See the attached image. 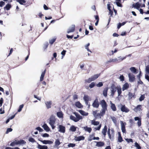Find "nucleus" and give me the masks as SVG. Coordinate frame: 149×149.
I'll use <instances>...</instances> for the list:
<instances>
[{
  "label": "nucleus",
  "instance_id": "obj_38",
  "mask_svg": "<svg viewBox=\"0 0 149 149\" xmlns=\"http://www.w3.org/2000/svg\"><path fill=\"white\" fill-rule=\"evenodd\" d=\"M61 144V142H60L58 139H56L55 142V145L56 147H58Z\"/></svg>",
  "mask_w": 149,
  "mask_h": 149
},
{
  "label": "nucleus",
  "instance_id": "obj_63",
  "mask_svg": "<svg viewBox=\"0 0 149 149\" xmlns=\"http://www.w3.org/2000/svg\"><path fill=\"white\" fill-rule=\"evenodd\" d=\"M126 58L125 57H124L123 58H122L121 57H120L118 58L119 59H118V62H120V61H122L124 59H125Z\"/></svg>",
  "mask_w": 149,
  "mask_h": 149
},
{
  "label": "nucleus",
  "instance_id": "obj_47",
  "mask_svg": "<svg viewBox=\"0 0 149 149\" xmlns=\"http://www.w3.org/2000/svg\"><path fill=\"white\" fill-rule=\"evenodd\" d=\"M75 143H69L68 146V147H72L73 148L75 146Z\"/></svg>",
  "mask_w": 149,
  "mask_h": 149
},
{
  "label": "nucleus",
  "instance_id": "obj_4",
  "mask_svg": "<svg viewBox=\"0 0 149 149\" xmlns=\"http://www.w3.org/2000/svg\"><path fill=\"white\" fill-rule=\"evenodd\" d=\"M117 86H116L114 84H112L111 86V96L113 97L115 92L117 91Z\"/></svg>",
  "mask_w": 149,
  "mask_h": 149
},
{
  "label": "nucleus",
  "instance_id": "obj_13",
  "mask_svg": "<svg viewBox=\"0 0 149 149\" xmlns=\"http://www.w3.org/2000/svg\"><path fill=\"white\" fill-rule=\"evenodd\" d=\"M135 121L138 120L137 125L139 127H140L141 125V119L138 117H136L134 118Z\"/></svg>",
  "mask_w": 149,
  "mask_h": 149
},
{
  "label": "nucleus",
  "instance_id": "obj_48",
  "mask_svg": "<svg viewBox=\"0 0 149 149\" xmlns=\"http://www.w3.org/2000/svg\"><path fill=\"white\" fill-rule=\"evenodd\" d=\"M135 146L137 149H141V147L137 142L135 143Z\"/></svg>",
  "mask_w": 149,
  "mask_h": 149
},
{
  "label": "nucleus",
  "instance_id": "obj_64",
  "mask_svg": "<svg viewBox=\"0 0 149 149\" xmlns=\"http://www.w3.org/2000/svg\"><path fill=\"white\" fill-rule=\"evenodd\" d=\"M141 71H140L139 74L137 76V77L139 80H140V79H141Z\"/></svg>",
  "mask_w": 149,
  "mask_h": 149
},
{
  "label": "nucleus",
  "instance_id": "obj_26",
  "mask_svg": "<svg viewBox=\"0 0 149 149\" xmlns=\"http://www.w3.org/2000/svg\"><path fill=\"white\" fill-rule=\"evenodd\" d=\"M118 59L116 58H115L113 59H110L107 62V63H110L111 62L113 63H118Z\"/></svg>",
  "mask_w": 149,
  "mask_h": 149
},
{
  "label": "nucleus",
  "instance_id": "obj_6",
  "mask_svg": "<svg viewBox=\"0 0 149 149\" xmlns=\"http://www.w3.org/2000/svg\"><path fill=\"white\" fill-rule=\"evenodd\" d=\"M99 102L97 98H96L92 104V106L94 108H98L99 106Z\"/></svg>",
  "mask_w": 149,
  "mask_h": 149
},
{
  "label": "nucleus",
  "instance_id": "obj_33",
  "mask_svg": "<svg viewBox=\"0 0 149 149\" xmlns=\"http://www.w3.org/2000/svg\"><path fill=\"white\" fill-rule=\"evenodd\" d=\"M75 106L78 108H81L83 107V106L78 101L76 102L75 104Z\"/></svg>",
  "mask_w": 149,
  "mask_h": 149
},
{
  "label": "nucleus",
  "instance_id": "obj_14",
  "mask_svg": "<svg viewBox=\"0 0 149 149\" xmlns=\"http://www.w3.org/2000/svg\"><path fill=\"white\" fill-rule=\"evenodd\" d=\"M128 95V99L129 100H131L133 98H135L136 97L135 93H132L131 92H129Z\"/></svg>",
  "mask_w": 149,
  "mask_h": 149
},
{
  "label": "nucleus",
  "instance_id": "obj_42",
  "mask_svg": "<svg viewBox=\"0 0 149 149\" xmlns=\"http://www.w3.org/2000/svg\"><path fill=\"white\" fill-rule=\"evenodd\" d=\"M77 127H75L74 125L71 126L70 128V130L72 132H75L76 130V128Z\"/></svg>",
  "mask_w": 149,
  "mask_h": 149
},
{
  "label": "nucleus",
  "instance_id": "obj_25",
  "mask_svg": "<svg viewBox=\"0 0 149 149\" xmlns=\"http://www.w3.org/2000/svg\"><path fill=\"white\" fill-rule=\"evenodd\" d=\"M141 4L139 3V2L136 3L135 4H133V6L135 8L139 10V8L141 6Z\"/></svg>",
  "mask_w": 149,
  "mask_h": 149
},
{
  "label": "nucleus",
  "instance_id": "obj_35",
  "mask_svg": "<svg viewBox=\"0 0 149 149\" xmlns=\"http://www.w3.org/2000/svg\"><path fill=\"white\" fill-rule=\"evenodd\" d=\"M130 70L133 73L136 74L138 72H137V70L134 67H132L130 68Z\"/></svg>",
  "mask_w": 149,
  "mask_h": 149
},
{
  "label": "nucleus",
  "instance_id": "obj_54",
  "mask_svg": "<svg viewBox=\"0 0 149 149\" xmlns=\"http://www.w3.org/2000/svg\"><path fill=\"white\" fill-rule=\"evenodd\" d=\"M95 85V84L94 82H92L89 85V87L92 88H93Z\"/></svg>",
  "mask_w": 149,
  "mask_h": 149
},
{
  "label": "nucleus",
  "instance_id": "obj_29",
  "mask_svg": "<svg viewBox=\"0 0 149 149\" xmlns=\"http://www.w3.org/2000/svg\"><path fill=\"white\" fill-rule=\"evenodd\" d=\"M46 69H45L44 71L42 72L40 79V81H42L43 80L45 74L46 72Z\"/></svg>",
  "mask_w": 149,
  "mask_h": 149
},
{
  "label": "nucleus",
  "instance_id": "obj_16",
  "mask_svg": "<svg viewBox=\"0 0 149 149\" xmlns=\"http://www.w3.org/2000/svg\"><path fill=\"white\" fill-rule=\"evenodd\" d=\"M75 30V26L74 25H72L71 27H70L67 31L68 33L74 32Z\"/></svg>",
  "mask_w": 149,
  "mask_h": 149
},
{
  "label": "nucleus",
  "instance_id": "obj_10",
  "mask_svg": "<svg viewBox=\"0 0 149 149\" xmlns=\"http://www.w3.org/2000/svg\"><path fill=\"white\" fill-rule=\"evenodd\" d=\"M121 106L120 109L121 111L122 112L127 113L130 111L129 109L126 107L125 105H122Z\"/></svg>",
  "mask_w": 149,
  "mask_h": 149
},
{
  "label": "nucleus",
  "instance_id": "obj_39",
  "mask_svg": "<svg viewBox=\"0 0 149 149\" xmlns=\"http://www.w3.org/2000/svg\"><path fill=\"white\" fill-rule=\"evenodd\" d=\"M74 114H75V116L76 117V118H77V120H78V121H79L80 120L82 119V117L78 113H75Z\"/></svg>",
  "mask_w": 149,
  "mask_h": 149
},
{
  "label": "nucleus",
  "instance_id": "obj_31",
  "mask_svg": "<svg viewBox=\"0 0 149 149\" xmlns=\"http://www.w3.org/2000/svg\"><path fill=\"white\" fill-rule=\"evenodd\" d=\"M108 90V88H105L103 91V95L105 97H107V91Z\"/></svg>",
  "mask_w": 149,
  "mask_h": 149
},
{
  "label": "nucleus",
  "instance_id": "obj_12",
  "mask_svg": "<svg viewBox=\"0 0 149 149\" xmlns=\"http://www.w3.org/2000/svg\"><path fill=\"white\" fill-rule=\"evenodd\" d=\"M85 139V137L83 136H80L77 137L76 136L74 137V139L76 141H79L81 140H83Z\"/></svg>",
  "mask_w": 149,
  "mask_h": 149
},
{
  "label": "nucleus",
  "instance_id": "obj_43",
  "mask_svg": "<svg viewBox=\"0 0 149 149\" xmlns=\"http://www.w3.org/2000/svg\"><path fill=\"white\" fill-rule=\"evenodd\" d=\"M116 4L118 6L122 7V5L121 3V0H116Z\"/></svg>",
  "mask_w": 149,
  "mask_h": 149
},
{
  "label": "nucleus",
  "instance_id": "obj_60",
  "mask_svg": "<svg viewBox=\"0 0 149 149\" xmlns=\"http://www.w3.org/2000/svg\"><path fill=\"white\" fill-rule=\"evenodd\" d=\"M36 129L38 130L40 132H42L43 131V130L40 127H36Z\"/></svg>",
  "mask_w": 149,
  "mask_h": 149
},
{
  "label": "nucleus",
  "instance_id": "obj_61",
  "mask_svg": "<svg viewBox=\"0 0 149 149\" xmlns=\"http://www.w3.org/2000/svg\"><path fill=\"white\" fill-rule=\"evenodd\" d=\"M123 141V139L122 136L118 137V141L119 142H121Z\"/></svg>",
  "mask_w": 149,
  "mask_h": 149
},
{
  "label": "nucleus",
  "instance_id": "obj_62",
  "mask_svg": "<svg viewBox=\"0 0 149 149\" xmlns=\"http://www.w3.org/2000/svg\"><path fill=\"white\" fill-rule=\"evenodd\" d=\"M13 130V129L11 128H8L7 130H6V134H8V133L9 132H11V131H12Z\"/></svg>",
  "mask_w": 149,
  "mask_h": 149
},
{
  "label": "nucleus",
  "instance_id": "obj_24",
  "mask_svg": "<svg viewBox=\"0 0 149 149\" xmlns=\"http://www.w3.org/2000/svg\"><path fill=\"white\" fill-rule=\"evenodd\" d=\"M46 107L48 109L50 108L52 104V102L51 101H47L45 103Z\"/></svg>",
  "mask_w": 149,
  "mask_h": 149
},
{
  "label": "nucleus",
  "instance_id": "obj_15",
  "mask_svg": "<svg viewBox=\"0 0 149 149\" xmlns=\"http://www.w3.org/2000/svg\"><path fill=\"white\" fill-rule=\"evenodd\" d=\"M142 106L141 105H138L134 109V110L136 112L140 111H142Z\"/></svg>",
  "mask_w": 149,
  "mask_h": 149
},
{
  "label": "nucleus",
  "instance_id": "obj_28",
  "mask_svg": "<svg viewBox=\"0 0 149 149\" xmlns=\"http://www.w3.org/2000/svg\"><path fill=\"white\" fill-rule=\"evenodd\" d=\"M42 127L46 131L48 132L49 131L50 129L46 124H44L42 126Z\"/></svg>",
  "mask_w": 149,
  "mask_h": 149
},
{
  "label": "nucleus",
  "instance_id": "obj_50",
  "mask_svg": "<svg viewBox=\"0 0 149 149\" xmlns=\"http://www.w3.org/2000/svg\"><path fill=\"white\" fill-rule=\"evenodd\" d=\"M49 45V44L48 42H46L44 45V48L45 49L47 48Z\"/></svg>",
  "mask_w": 149,
  "mask_h": 149
},
{
  "label": "nucleus",
  "instance_id": "obj_3",
  "mask_svg": "<svg viewBox=\"0 0 149 149\" xmlns=\"http://www.w3.org/2000/svg\"><path fill=\"white\" fill-rule=\"evenodd\" d=\"M100 74H97L92 76L91 77L87 79H86L85 80V83H90L92 81H93L96 79L99 76Z\"/></svg>",
  "mask_w": 149,
  "mask_h": 149
},
{
  "label": "nucleus",
  "instance_id": "obj_40",
  "mask_svg": "<svg viewBox=\"0 0 149 149\" xmlns=\"http://www.w3.org/2000/svg\"><path fill=\"white\" fill-rule=\"evenodd\" d=\"M70 119L72 120H73L75 122H77L78 121V120L77 119L76 117H74V116L71 115L70 116Z\"/></svg>",
  "mask_w": 149,
  "mask_h": 149
},
{
  "label": "nucleus",
  "instance_id": "obj_19",
  "mask_svg": "<svg viewBox=\"0 0 149 149\" xmlns=\"http://www.w3.org/2000/svg\"><path fill=\"white\" fill-rule=\"evenodd\" d=\"M83 129L86 132L90 133L92 131V128L90 127H88L87 126H85L82 127Z\"/></svg>",
  "mask_w": 149,
  "mask_h": 149
},
{
  "label": "nucleus",
  "instance_id": "obj_1",
  "mask_svg": "<svg viewBox=\"0 0 149 149\" xmlns=\"http://www.w3.org/2000/svg\"><path fill=\"white\" fill-rule=\"evenodd\" d=\"M100 104L102 109L100 113H97L98 111L97 110L93 111V114L95 118L98 116H103L105 114L106 111L107 110L108 105L104 100H102L100 102Z\"/></svg>",
  "mask_w": 149,
  "mask_h": 149
},
{
  "label": "nucleus",
  "instance_id": "obj_36",
  "mask_svg": "<svg viewBox=\"0 0 149 149\" xmlns=\"http://www.w3.org/2000/svg\"><path fill=\"white\" fill-rule=\"evenodd\" d=\"M11 7V4H7L6 5V6L4 7V9H6L8 10H9Z\"/></svg>",
  "mask_w": 149,
  "mask_h": 149
},
{
  "label": "nucleus",
  "instance_id": "obj_37",
  "mask_svg": "<svg viewBox=\"0 0 149 149\" xmlns=\"http://www.w3.org/2000/svg\"><path fill=\"white\" fill-rule=\"evenodd\" d=\"M79 111L81 114L83 116H87L88 114V113H86L83 110H79Z\"/></svg>",
  "mask_w": 149,
  "mask_h": 149
},
{
  "label": "nucleus",
  "instance_id": "obj_30",
  "mask_svg": "<svg viewBox=\"0 0 149 149\" xmlns=\"http://www.w3.org/2000/svg\"><path fill=\"white\" fill-rule=\"evenodd\" d=\"M104 143L102 142H97L96 146H97L100 147L103 146L104 145Z\"/></svg>",
  "mask_w": 149,
  "mask_h": 149
},
{
  "label": "nucleus",
  "instance_id": "obj_51",
  "mask_svg": "<svg viewBox=\"0 0 149 149\" xmlns=\"http://www.w3.org/2000/svg\"><path fill=\"white\" fill-rule=\"evenodd\" d=\"M41 135L43 137H48L49 136V135L47 133L42 134Z\"/></svg>",
  "mask_w": 149,
  "mask_h": 149
},
{
  "label": "nucleus",
  "instance_id": "obj_8",
  "mask_svg": "<svg viewBox=\"0 0 149 149\" xmlns=\"http://www.w3.org/2000/svg\"><path fill=\"white\" fill-rule=\"evenodd\" d=\"M121 125V129L122 132L123 133H126V129L125 127V125H126L125 123H123L122 121H120Z\"/></svg>",
  "mask_w": 149,
  "mask_h": 149
},
{
  "label": "nucleus",
  "instance_id": "obj_5",
  "mask_svg": "<svg viewBox=\"0 0 149 149\" xmlns=\"http://www.w3.org/2000/svg\"><path fill=\"white\" fill-rule=\"evenodd\" d=\"M107 134L109 138L111 139L114 137L115 133L113 129L110 130L109 128L107 131Z\"/></svg>",
  "mask_w": 149,
  "mask_h": 149
},
{
  "label": "nucleus",
  "instance_id": "obj_46",
  "mask_svg": "<svg viewBox=\"0 0 149 149\" xmlns=\"http://www.w3.org/2000/svg\"><path fill=\"white\" fill-rule=\"evenodd\" d=\"M24 105L23 104H22L19 106V108L17 111L18 112H19L22 111V109L24 107Z\"/></svg>",
  "mask_w": 149,
  "mask_h": 149
},
{
  "label": "nucleus",
  "instance_id": "obj_11",
  "mask_svg": "<svg viewBox=\"0 0 149 149\" xmlns=\"http://www.w3.org/2000/svg\"><path fill=\"white\" fill-rule=\"evenodd\" d=\"M128 75L130 81L131 82H133L135 79V76L131 73H129Z\"/></svg>",
  "mask_w": 149,
  "mask_h": 149
},
{
  "label": "nucleus",
  "instance_id": "obj_17",
  "mask_svg": "<svg viewBox=\"0 0 149 149\" xmlns=\"http://www.w3.org/2000/svg\"><path fill=\"white\" fill-rule=\"evenodd\" d=\"M16 145H22L26 143V142L23 140H20L19 141L16 140Z\"/></svg>",
  "mask_w": 149,
  "mask_h": 149
},
{
  "label": "nucleus",
  "instance_id": "obj_34",
  "mask_svg": "<svg viewBox=\"0 0 149 149\" xmlns=\"http://www.w3.org/2000/svg\"><path fill=\"white\" fill-rule=\"evenodd\" d=\"M57 115L58 118H61L63 117V114L62 111H60L57 113Z\"/></svg>",
  "mask_w": 149,
  "mask_h": 149
},
{
  "label": "nucleus",
  "instance_id": "obj_9",
  "mask_svg": "<svg viewBox=\"0 0 149 149\" xmlns=\"http://www.w3.org/2000/svg\"><path fill=\"white\" fill-rule=\"evenodd\" d=\"M58 128L59 129L58 130L59 132L63 133H65V128L64 126L61 125H60L58 126Z\"/></svg>",
  "mask_w": 149,
  "mask_h": 149
},
{
  "label": "nucleus",
  "instance_id": "obj_58",
  "mask_svg": "<svg viewBox=\"0 0 149 149\" xmlns=\"http://www.w3.org/2000/svg\"><path fill=\"white\" fill-rule=\"evenodd\" d=\"M89 45H90V43H88L86 45H85V48L87 49V51H88L91 52V51L90 50L89 48H88V47L89 46Z\"/></svg>",
  "mask_w": 149,
  "mask_h": 149
},
{
  "label": "nucleus",
  "instance_id": "obj_32",
  "mask_svg": "<svg viewBox=\"0 0 149 149\" xmlns=\"http://www.w3.org/2000/svg\"><path fill=\"white\" fill-rule=\"evenodd\" d=\"M117 89V90L118 93V96H120L122 93L121 88L120 86H118Z\"/></svg>",
  "mask_w": 149,
  "mask_h": 149
},
{
  "label": "nucleus",
  "instance_id": "obj_23",
  "mask_svg": "<svg viewBox=\"0 0 149 149\" xmlns=\"http://www.w3.org/2000/svg\"><path fill=\"white\" fill-rule=\"evenodd\" d=\"M110 104H111V108L112 110L113 111H116L117 109L115 104L112 103L111 101L110 102Z\"/></svg>",
  "mask_w": 149,
  "mask_h": 149
},
{
  "label": "nucleus",
  "instance_id": "obj_2",
  "mask_svg": "<svg viewBox=\"0 0 149 149\" xmlns=\"http://www.w3.org/2000/svg\"><path fill=\"white\" fill-rule=\"evenodd\" d=\"M56 119L55 117L53 116L52 115L49 118V123L52 127V129H54L55 128V126L54 125L56 122Z\"/></svg>",
  "mask_w": 149,
  "mask_h": 149
},
{
  "label": "nucleus",
  "instance_id": "obj_44",
  "mask_svg": "<svg viewBox=\"0 0 149 149\" xmlns=\"http://www.w3.org/2000/svg\"><path fill=\"white\" fill-rule=\"evenodd\" d=\"M17 1L21 5H23L26 3V1L25 0H17Z\"/></svg>",
  "mask_w": 149,
  "mask_h": 149
},
{
  "label": "nucleus",
  "instance_id": "obj_49",
  "mask_svg": "<svg viewBox=\"0 0 149 149\" xmlns=\"http://www.w3.org/2000/svg\"><path fill=\"white\" fill-rule=\"evenodd\" d=\"M29 141L32 143H34L36 142L35 140L32 137H30L29 139Z\"/></svg>",
  "mask_w": 149,
  "mask_h": 149
},
{
  "label": "nucleus",
  "instance_id": "obj_18",
  "mask_svg": "<svg viewBox=\"0 0 149 149\" xmlns=\"http://www.w3.org/2000/svg\"><path fill=\"white\" fill-rule=\"evenodd\" d=\"M107 126L105 125L104 126V128L102 129V133L104 135V136L105 137L106 135V133L107 131Z\"/></svg>",
  "mask_w": 149,
  "mask_h": 149
},
{
  "label": "nucleus",
  "instance_id": "obj_7",
  "mask_svg": "<svg viewBox=\"0 0 149 149\" xmlns=\"http://www.w3.org/2000/svg\"><path fill=\"white\" fill-rule=\"evenodd\" d=\"M39 140L43 144H52L54 142V140L53 139H52V140Z\"/></svg>",
  "mask_w": 149,
  "mask_h": 149
},
{
  "label": "nucleus",
  "instance_id": "obj_41",
  "mask_svg": "<svg viewBox=\"0 0 149 149\" xmlns=\"http://www.w3.org/2000/svg\"><path fill=\"white\" fill-rule=\"evenodd\" d=\"M56 38H53L52 39L49 40V42L50 45H52L55 41Z\"/></svg>",
  "mask_w": 149,
  "mask_h": 149
},
{
  "label": "nucleus",
  "instance_id": "obj_20",
  "mask_svg": "<svg viewBox=\"0 0 149 149\" xmlns=\"http://www.w3.org/2000/svg\"><path fill=\"white\" fill-rule=\"evenodd\" d=\"M129 87V85L127 83H125L123 86L122 87V90H124L127 89Z\"/></svg>",
  "mask_w": 149,
  "mask_h": 149
},
{
  "label": "nucleus",
  "instance_id": "obj_56",
  "mask_svg": "<svg viewBox=\"0 0 149 149\" xmlns=\"http://www.w3.org/2000/svg\"><path fill=\"white\" fill-rule=\"evenodd\" d=\"M125 140L128 143H129L130 142H133V140L132 139H125Z\"/></svg>",
  "mask_w": 149,
  "mask_h": 149
},
{
  "label": "nucleus",
  "instance_id": "obj_57",
  "mask_svg": "<svg viewBox=\"0 0 149 149\" xmlns=\"http://www.w3.org/2000/svg\"><path fill=\"white\" fill-rule=\"evenodd\" d=\"M111 119L113 123H114L116 124L117 122V120L116 118L115 117H113L111 118Z\"/></svg>",
  "mask_w": 149,
  "mask_h": 149
},
{
  "label": "nucleus",
  "instance_id": "obj_53",
  "mask_svg": "<svg viewBox=\"0 0 149 149\" xmlns=\"http://www.w3.org/2000/svg\"><path fill=\"white\" fill-rule=\"evenodd\" d=\"M146 71L147 73L149 74V65L146 66Z\"/></svg>",
  "mask_w": 149,
  "mask_h": 149
},
{
  "label": "nucleus",
  "instance_id": "obj_45",
  "mask_svg": "<svg viewBox=\"0 0 149 149\" xmlns=\"http://www.w3.org/2000/svg\"><path fill=\"white\" fill-rule=\"evenodd\" d=\"M89 97L88 95H84L83 97V99L84 101H89Z\"/></svg>",
  "mask_w": 149,
  "mask_h": 149
},
{
  "label": "nucleus",
  "instance_id": "obj_55",
  "mask_svg": "<svg viewBox=\"0 0 149 149\" xmlns=\"http://www.w3.org/2000/svg\"><path fill=\"white\" fill-rule=\"evenodd\" d=\"M145 97V96L144 95H141L139 98V101H142L144 100Z\"/></svg>",
  "mask_w": 149,
  "mask_h": 149
},
{
  "label": "nucleus",
  "instance_id": "obj_21",
  "mask_svg": "<svg viewBox=\"0 0 149 149\" xmlns=\"http://www.w3.org/2000/svg\"><path fill=\"white\" fill-rule=\"evenodd\" d=\"M95 133H93L92 134L90 135L89 137L88 138V140L89 141H91L93 140H94Z\"/></svg>",
  "mask_w": 149,
  "mask_h": 149
},
{
  "label": "nucleus",
  "instance_id": "obj_59",
  "mask_svg": "<svg viewBox=\"0 0 149 149\" xmlns=\"http://www.w3.org/2000/svg\"><path fill=\"white\" fill-rule=\"evenodd\" d=\"M103 85V84L102 82H99L96 85L98 87H101Z\"/></svg>",
  "mask_w": 149,
  "mask_h": 149
},
{
  "label": "nucleus",
  "instance_id": "obj_27",
  "mask_svg": "<svg viewBox=\"0 0 149 149\" xmlns=\"http://www.w3.org/2000/svg\"><path fill=\"white\" fill-rule=\"evenodd\" d=\"M91 124L94 125H97L100 124V122L98 121H96L94 119L91 120Z\"/></svg>",
  "mask_w": 149,
  "mask_h": 149
},
{
  "label": "nucleus",
  "instance_id": "obj_52",
  "mask_svg": "<svg viewBox=\"0 0 149 149\" xmlns=\"http://www.w3.org/2000/svg\"><path fill=\"white\" fill-rule=\"evenodd\" d=\"M16 143L17 142L16 140H15L14 141L11 143L10 145L11 146H15V145H16Z\"/></svg>",
  "mask_w": 149,
  "mask_h": 149
},
{
  "label": "nucleus",
  "instance_id": "obj_22",
  "mask_svg": "<svg viewBox=\"0 0 149 149\" xmlns=\"http://www.w3.org/2000/svg\"><path fill=\"white\" fill-rule=\"evenodd\" d=\"M38 149H47L48 147L46 145H41L40 144H38L37 147Z\"/></svg>",
  "mask_w": 149,
  "mask_h": 149
}]
</instances>
